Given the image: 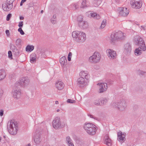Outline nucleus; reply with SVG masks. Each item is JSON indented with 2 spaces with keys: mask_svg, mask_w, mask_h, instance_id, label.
Returning a JSON list of instances; mask_svg holds the SVG:
<instances>
[{
  "mask_svg": "<svg viewBox=\"0 0 146 146\" xmlns=\"http://www.w3.org/2000/svg\"><path fill=\"white\" fill-rule=\"evenodd\" d=\"M72 53L71 52L69 53L68 56V60L69 61H70L71 60V57L72 56Z\"/></svg>",
  "mask_w": 146,
  "mask_h": 146,
  "instance_id": "c756f323",
  "label": "nucleus"
},
{
  "mask_svg": "<svg viewBox=\"0 0 146 146\" xmlns=\"http://www.w3.org/2000/svg\"><path fill=\"white\" fill-rule=\"evenodd\" d=\"M67 102L70 103H75L76 102L75 100L68 99L67 100Z\"/></svg>",
  "mask_w": 146,
  "mask_h": 146,
  "instance_id": "473e14b6",
  "label": "nucleus"
},
{
  "mask_svg": "<svg viewBox=\"0 0 146 146\" xmlns=\"http://www.w3.org/2000/svg\"><path fill=\"white\" fill-rule=\"evenodd\" d=\"M23 3L22 2H21L20 4V6H22L23 5Z\"/></svg>",
  "mask_w": 146,
  "mask_h": 146,
  "instance_id": "49530a36",
  "label": "nucleus"
},
{
  "mask_svg": "<svg viewBox=\"0 0 146 146\" xmlns=\"http://www.w3.org/2000/svg\"><path fill=\"white\" fill-rule=\"evenodd\" d=\"M66 140L68 143V144L70 143V142H71L72 141V140L70 139V138L69 137H67L66 138Z\"/></svg>",
  "mask_w": 146,
  "mask_h": 146,
  "instance_id": "c9c22d12",
  "label": "nucleus"
},
{
  "mask_svg": "<svg viewBox=\"0 0 146 146\" xmlns=\"http://www.w3.org/2000/svg\"><path fill=\"white\" fill-rule=\"evenodd\" d=\"M86 3L85 1H83L82 3V5H83V7L86 6Z\"/></svg>",
  "mask_w": 146,
  "mask_h": 146,
  "instance_id": "58836bf2",
  "label": "nucleus"
},
{
  "mask_svg": "<svg viewBox=\"0 0 146 146\" xmlns=\"http://www.w3.org/2000/svg\"><path fill=\"white\" fill-rule=\"evenodd\" d=\"M104 143L108 146H111L112 144V141L109 138L108 134H106L104 139Z\"/></svg>",
  "mask_w": 146,
  "mask_h": 146,
  "instance_id": "f8f14e48",
  "label": "nucleus"
},
{
  "mask_svg": "<svg viewBox=\"0 0 146 146\" xmlns=\"http://www.w3.org/2000/svg\"><path fill=\"white\" fill-rule=\"evenodd\" d=\"M8 56L9 58H12V53L11 51H9L8 52Z\"/></svg>",
  "mask_w": 146,
  "mask_h": 146,
  "instance_id": "72a5a7b5",
  "label": "nucleus"
},
{
  "mask_svg": "<svg viewBox=\"0 0 146 146\" xmlns=\"http://www.w3.org/2000/svg\"><path fill=\"white\" fill-rule=\"evenodd\" d=\"M80 33V31H74L72 33V36L74 38H76L77 37L78 38Z\"/></svg>",
  "mask_w": 146,
  "mask_h": 146,
  "instance_id": "412c9836",
  "label": "nucleus"
},
{
  "mask_svg": "<svg viewBox=\"0 0 146 146\" xmlns=\"http://www.w3.org/2000/svg\"><path fill=\"white\" fill-rule=\"evenodd\" d=\"M34 141L35 143L36 144H38L40 142L41 139L39 137L36 138L34 139Z\"/></svg>",
  "mask_w": 146,
  "mask_h": 146,
  "instance_id": "cd10ccee",
  "label": "nucleus"
},
{
  "mask_svg": "<svg viewBox=\"0 0 146 146\" xmlns=\"http://www.w3.org/2000/svg\"><path fill=\"white\" fill-rule=\"evenodd\" d=\"M86 38V34L83 32H80L78 37L76 38V41L78 42H84Z\"/></svg>",
  "mask_w": 146,
  "mask_h": 146,
  "instance_id": "1a4fd4ad",
  "label": "nucleus"
},
{
  "mask_svg": "<svg viewBox=\"0 0 146 146\" xmlns=\"http://www.w3.org/2000/svg\"><path fill=\"white\" fill-rule=\"evenodd\" d=\"M134 42L135 44L141 46V47H139L136 48L135 51V54L136 55H139L142 53V50L144 51L146 49V47L145 45L143 40L139 36H136L134 38Z\"/></svg>",
  "mask_w": 146,
  "mask_h": 146,
  "instance_id": "f257e3e1",
  "label": "nucleus"
},
{
  "mask_svg": "<svg viewBox=\"0 0 146 146\" xmlns=\"http://www.w3.org/2000/svg\"><path fill=\"white\" fill-rule=\"evenodd\" d=\"M101 58L100 55L98 52H95L93 55L90 57L89 60L90 62L97 63L100 61Z\"/></svg>",
  "mask_w": 146,
  "mask_h": 146,
  "instance_id": "423d86ee",
  "label": "nucleus"
},
{
  "mask_svg": "<svg viewBox=\"0 0 146 146\" xmlns=\"http://www.w3.org/2000/svg\"><path fill=\"white\" fill-rule=\"evenodd\" d=\"M82 17L80 16H79L77 18L79 25L80 27H82L85 24L84 22L82 21Z\"/></svg>",
  "mask_w": 146,
  "mask_h": 146,
  "instance_id": "f3484780",
  "label": "nucleus"
},
{
  "mask_svg": "<svg viewBox=\"0 0 146 146\" xmlns=\"http://www.w3.org/2000/svg\"><path fill=\"white\" fill-rule=\"evenodd\" d=\"M80 78L77 80L78 83L80 84H84L88 82L90 78V76L87 71H82L79 74Z\"/></svg>",
  "mask_w": 146,
  "mask_h": 146,
  "instance_id": "f03ea898",
  "label": "nucleus"
},
{
  "mask_svg": "<svg viewBox=\"0 0 146 146\" xmlns=\"http://www.w3.org/2000/svg\"><path fill=\"white\" fill-rule=\"evenodd\" d=\"M14 1V0H7L6 3L8 4L11 5L13 7V3Z\"/></svg>",
  "mask_w": 146,
  "mask_h": 146,
  "instance_id": "c85d7f7f",
  "label": "nucleus"
},
{
  "mask_svg": "<svg viewBox=\"0 0 146 146\" xmlns=\"http://www.w3.org/2000/svg\"><path fill=\"white\" fill-rule=\"evenodd\" d=\"M21 82L22 84L24 83L26 84L28 82V80L26 78H23L22 79Z\"/></svg>",
  "mask_w": 146,
  "mask_h": 146,
  "instance_id": "a878e982",
  "label": "nucleus"
},
{
  "mask_svg": "<svg viewBox=\"0 0 146 146\" xmlns=\"http://www.w3.org/2000/svg\"><path fill=\"white\" fill-rule=\"evenodd\" d=\"M7 127L9 133L13 135L16 134L17 131V125L13 120H11L8 123Z\"/></svg>",
  "mask_w": 146,
  "mask_h": 146,
  "instance_id": "7ed1b4c3",
  "label": "nucleus"
},
{
  "mask_svg": "<svg viewBox=\"0 0 146 146\" xmlns=\"http://www.w3.org/2000/svg\"><path fill=\"white\" fill-rule=\"evenodd\" d=\"M104 102H107V100H102L101 101V102L100 103L99 102V100L98 99H96L94 100V104L97 105H101L102 104H104Z\"/></svg>",
  "mask_w": 146,
  "mask_h": 146,
  "instance_id": "6ab92c4d",
  "label": "nucleus"
},
{
  "mask_svg": "<svg viewBox=\"0 0 146 146\" xmlns=\"http://www.w3.org/2000/svg\"><path fill=\"white\" fill-rule=\"evenodd\" d=\"M11 17V14H9L8 15L7 17L6 20L7 21H9Z\"/></svg>",
  "mask_w": 146,
  "mask_h": 146,
  "instance_id": "f704fd0d",
  "label": "nucleus"
},
{
  "mask_svg": "<svg viewBox=\"0 0 146 146\" xmlns=\"http://www.w3.org/2000/svg\"><path fill=\"white\" fill-rule=\"evenodd\" d=\"M123 37V34L122 32L119 31L115 34H112L111 36L110 42L114 43L117 40L121 39Z\"/></svg>",
  "mask_w": 146,
  "mask_h": 146,
  "instance_id": "39448f33",
  "label": "nucleus"
},
{
  "mask_svg": "<svg viewBox=\"0 0 146 146\" xmlns=\"http://www.w3.org/2000/svg\"><path fill=\"white\" fill-rule=\"evenodd\" d=\"M59 118L56 117L55 118L53 121V127L55 129H57L60 127H62L63 126L61 124Z\"/></svg>",
  "mask_w": 146,
  "mask_h": 146,
  "instance_id": "6e6552de",
  "label": "nucleus"
},
{
  "mask_svg": "<svg viewBox=\"0 0 146 146\" xmlns=\"http://www.w3.org/2000/svg\"><path fill=\"white\" fill-rule=\"evenodd\" d=\"M3 110H0V115L1 116L3 115Z\"/></svg>",
  "mask_w": 146,
  "mask_h": 146,
  "instance_id": "ea45409f",
  "label": "nucleus"
},
{
  "mask_svg": "<svg viewBox=\"0 0 146 146\" xmlns=\"http://www.w3.org/2000/svg\"><path fill=\"white\" fill-rule=\"evenodd\" d=\"M12 7V5L8 4L7 3H5L3 5V9L6 11H10Z\"/></svg>",
  "mask_w": 146,
  "mask_h": 146,
  "instance_id": "dca6fc26",
  "label": "nucleus"
},
{
  "mask_svg": "<svg viewBox=\"0 0 146 146\" xmlns=\"http://www.w3.org/2000/svg\"><path fill=\"white\" fill-rule=\"evenodd\" d=\"M43 10L41 11V13H43Z\"/></svg>",
  "mask_w": 146,
  "mask_h": 146,
  "instance_id": "09e8293b",
  "label": "nucleus"
},
{
  "mask_svg": "<svg viewBox=\"0 0 146 146\" xmlns=\"http://www.w3.org/2000/svg\"><path fill=\"white\" fill-rule=\"evenodd\" d=\"M107 53L108 55L110 58L114 59L116 57V52L113 50L110 49H107Z\"/></svg>",
  "mask_w": 146,
  "mask_h": 146,
  "instance_id": "9b49d317",
  "label": "nucleus"
},
{
  "mask_svg": "<svg viewBox=\"0 0 146 146\" xmlns=\"http://www.w3.org/2000/svg\"><path fill=\"white\" fill-rule=\"evenodd\" d=\"M20 18L21 20H23L24 19V17H20Z\"/></svg>",
  "mask_w": 146,
  "mask_h": 146,
  "instance_id": "79ce46f5",
  "label": "nucleus"
},
{
  "mask_svg": "<svg viewBox=\"0 0 146 146\" xmlns=\"http://www.w3.org/2000/svg\"><path fill=\"white\" fill-rule=\"evenodd\" d=\"M25 146H31V145L30 143H29L27 145Z\"/></svg>",
  "mask_w": 146,
  "mask_h": 146,
  "instance_id": "a18cd8bd",
  "label": "nucleus"
},
{
  "mask_svg": "<svg viewBox=\"0 0 146 146\" xmlns=\"http://www.w3.org/2000/svg\"><path fill=\"white\" fill-rule=\"evenodd\" d=\"M98 85L99 86V91L100 93H102L105 90L108 88V86L106 83H99Z\"/></svg>",
  "mask_w": 146,
  "mask_h": 146,
  "instance_id": "ddd939ff",
  "label": "nucleus"
},
{
  "mask_svg": "<svg viewBox=\"0 0 146 146\" xmlns=\"http://www.w3.org/2000/svg\"><path fill=\"white\" fill-rule=\"evenodd\" d=\"M84 127L86 132L90 135H94L97 129L95 125L91 123L86 124Z\"/></svg>",
  "mask_w": 146,
  "mask_h": 146,
  "instance_id": "20e7f679",
  "label": "nucleus"
},
{
  "mask_svg": "<svg viewBox=\"0 0 146 146\" xmlns=\"http://www.w3.org/2000/svg\"><path fill=\"white\" fill-rule=\"evenodd\" d=\"M59 103H58V102L57 101H56L55 102V104H58Z\"/></svg>",
  "mask_w": 146,
  "mask_h": 146,
  "instance_id": "37998d69",
  "label": "nucleus"
},
{
  "mask_svg": "<svg viewBox=\"0 0 146 146\" xmlns=\"http://www.w3.org/2000/svg\"><path fill=\"white\" fill-rule=\"evenodd\" d=\"M60 111V110L59 109H58L57 110V112H59V111Z\"/></svg>",
  "mask_w": 146,
  "mask_h": 146,
  "instance_id": "de8ad7c7",
  "label": "nucleus"
},
{
  "mask_svg": "<svg viewBox=\"0 0 146 146\" xmlns=\"http://www.w3.org/2000/svg\"><path fill=\"white\" fill-rule=\"evenodd\" d=\"M125 135L122 133L121 131H119L117 133L118 139L119 140L122 141L125 140Z\"/></svg>",
  "mask_w": 146,
  "mask_h": 146,
  "instance_id": "2eb2a0df",
  "label": "nucleus"
},
{
  "mask_svg": "<svg viewBox=\"0 0 146 146\" xmlns=\"http://www.w3.org/2000/svg\"><path fill=\"white\" fill-rule=\"evenodd\" d=\"M125 49L126 50L128 49L129 51H131V47L128 44H127L125 45Z\"/></svg>",
  "mask_w": 146,
  "mask_h": 146,
  "instance_id": "2f4dec72",
  "label": "nucleus"
},
{
  "mask_svg": "<svg viewBox=\"0 0 146 146\" xmlns=\"http://www.w3.org/2000/svg\"><path fill=\"white\" fill-rule=\"evenodd\" d=\"M106 25V21L105 20H104L102 24L100 26V28L101 29H103L105 26Z\"/></svg>",
  "mask_w": 146,
  "mask_h": 146,
  "instance_id": "bb28decb",
  "label": "nucleus"
},
{
  "mask_svg": "<svg viewBox=\"0 0 146 146\" xmlns=\"http://www.w3.org/2000/svg\"><path fill=\"white\" fill-rule=\"evenodd\" d=\"M23 22L21 21L19 22L18 26L20 27H23Z\"/></svg>",
  "mask_w": 146,
  "mask_h": 146,
  "instance_id": "e433bc0d",
  "label": "nucleus"
},
{
  "mask_svg": "<svg viewBox=\"0 0 146 146\" xmlns=\"http://www.w3.org/2000/svg\"><path fill=\"white\" fill-rule=\"evenodd\" d=\"M12 94L13 95V97L15 98H17L20 97L21 94V92L19 91H15L13 92Z\"/></svg>",
  "mask_w": 146,
  "mask_h": 146,
  "instance_id": "aec40b11",
  "label": "nucleus"
},
{
  "mask_svg": "<svg viewBox=\"0 0 146 146\" xmlns=\"http://www.w3.org/2000/svg\"><path fill=\"white\" fill-rule=\"evenodd\" d=\"M6 34L8 36H9L10 35V33L9 30H7L5 31Z\"/></svg>",
  "mask_w": 146,
  "mask_h": 146,
  "instance_id": "4c0bfd02",
  "label": "nucleus"
},
{
  "mask_svg": "<svg viewBox=\"0 0 146 146\" xmlns=\"http://www.w3.org/2000/svg\"><path fill=\"white\" fill-rule=\"evenodd\" d=\"M26 0H22L21 2H22L24 3L25 1H26Z\"/></svg>",
  "mask_w": 146,
  "mask_h": 146,
  "instance_id": "c03bdc74",
  "label": "nucleus"
},
{
  "mask_svg": "<svg viewBox=\"0 0 146 146\" xmlns=\"http://www.w3.org/2000/svg\"><path fill=\"white\" fill-rule=\"evenodd\" d=\"M60 62L62 66L64 65L67 62V60L65 56L62 57L60 60Z\"/></svg>",
  "mask_w": 146,
  "mask_h": 146,
  "instance_id": "a211bd4d",
  "label": "nucleus"
},
{
  "mask_svg": "<svg viewBox=\"0 0 146 146\" xmlns=\"http://www.w3.org/2000/svg\"><path fill=\"white\" fill-rule=\"evenodd\" d=\"M131 4L133 8L139 9L141 7V3L140 2L134 0H131Z\"/></svg>",
  "mask_w": 146,
  "mask_h": 146,
  "instance_id": "9d476101",
  "label": "nucleus"
},
{
  "mask_svg": "<svg viewBox=\"0 0 146 146\" xmlns=\"http://www.w3.org/2000/svg\"><path fill=\"white\" fill-rule=\"evenodd\" d=\"M68 144L69 146H74L73 144L72 143V141L70 142Z\"/></svg>",
  "mask_w": 146,
  "mask_h": 146,
  "instance_id": "a19ab883",
  "label": "nucleus"
},
{
  "mask_svg": "<svg viewBox=\"0 0 146 146\" xmlns=\"http://www.w3.org/2000/svg\"><path fill=\"white\" fill-rule=\"evenodd\" d=\"M30 61L31 63H33L36 61L35 54H31L30 56Z\"/></svg>",
  "mask_w": 146,
  "mask_h": 146,
  "instance_id": "b1692460",
  "label": "nucleus"
},
{
  "mask_svg": "<svg viewBox=\"0 0 146 146\" xmlns=\"http://www.w3.org/2000/svg\"><path fill=\"white\" fill-rule=\"evenodd\" d=\"M118 15L119 16L125 17L129 14V10L126 7H121L117 10Z\"/></svg>",
  "mask_w": 146,
  "mask_h": 146,
  "instance_id": "0eeeda50",
  "label": "nucleus"
},
{
  "mask_svg": "<svg viewBox=\"0 0 146 146\" xmlns=\"http://www.w3.org/2000/svg\"><path fill=\"white\" fill-rule=\"evenodd\" d=\"M55 87L58 90H61L64 88V84L62 82L58 81L56 83Z\"/></svg>",
  "mask_w": 146,
  "mask_h": 146,
  "instance_id": "4468645a",
  "label": "nucleus"
},
{
  "mask_svg": "<svg viewBox=\"0 0 146 146\" xmlns=\"http://www.w3.org/2000/svg\"><path fill=\"white\" fill-rule=\"evenodd\" d=\"M90 14L91 17L95 18V19H99L100 18L99 15L95 13H91Z\"/></svg>",
  "mask_w": 146,
  "mask_h": 146,
  "instance_id": "5701e85b",
  "label": "nucleus"
},
{
  "mask_svg": "<svg viewBox=\"0 0 146 146\" xmlns=\"http://www.w3.org/2000/svg\"><path fill=\"white\" fill-rule=\"evenodd\" d=\"M34 49V47L33 46L28 45L26 48V51L28 52H31Z\"/></svg>",
  "mask_w": 146,
  "mask_h": 146,
  "instance_id": "393cba45",
  "label": "nucleus"
},
{
  "mask_svg": "<svg viewBox=\"0 0 146 146\" xmlns=\"http://www.w3.org/2000/svg\"><path fill=\"white\" fill-rule=\"evenodd\" d=\"M18 31L20 32V33L21 35H24L25 34V33L22 30L21 28L20 27L18 29Z\"/></svg>",
  "mask_w": 146,
  "mask_h": 146,
  "instance_id": "7c9ffc66",
  "label": "nucleus"
},
{
  "mask_svg": "<svg viewBox=\"0 0 146 146\" xmlns=\"http://www.w3.org/2000/svg\"><path fill=\"white\" fill-rule=\"evenodd\" d=\"M5 76V74L3 70H0V80L4 79Z\"/></svg>",
  "mask_w": 146,
  "mask_h": 146,
  "instance_id": "4be33fe9",
  "label": "nucleus"
}]
</instances>
